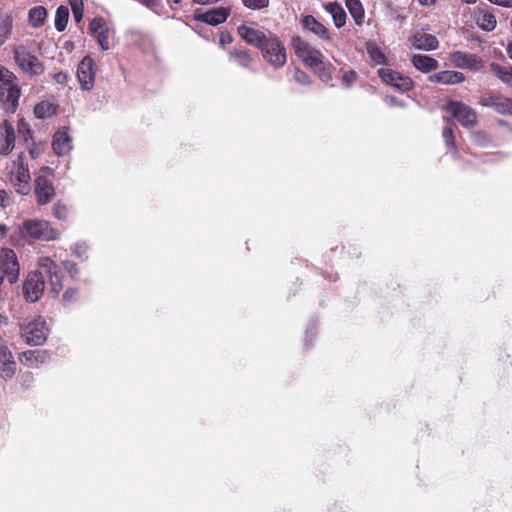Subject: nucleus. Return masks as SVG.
I'll use <instances>...</instances> for the list:
<instances>
[{"label": "nucleus", "instance_id": "obj_1", "mask_svg": "<svg viewBox=\"0 0 512 512\" xmlns=\"http://www.w3.org/2000/svg\"><path fill=\"white\" fill-rule=\"evenodd\" d=\"M49 281L51 291L58 295L63 289V275L61 269L50 257L38 259L37 270L28 275L23 285V294L27 301L36 302L43 295L45 282Z\"/></svg>", "mask_w": 512, "mask_h": 512}, {"label": "nucleus", "instance_id": "obj_2", "mask_svg": "<svg viewBox=\"0 0 512 512\" xmlns=\"http://www.w3.org/2000/svg\"><path fill=\"white\" fill-rule=\"evenodd\" d=\"M22 88L17 75L0 64V103L15 112L19 106Z\"/></svg>", "mask_w": 512, "mask_h": 512}, {"label": "nucleus", "instance_id": "obj_3", "mask_svg": "<svg viewBox=\"0 0 512 512\" xmlns=\"http://www.w3.org/2000/svg\"><path fill=\"white\" fill-rule=\"evenodd\" d=\"M291 46L295 55L302 60V62L309 68L318 72L321 77L325 76L324 56L321 51L313 48L310 43L301 38L300 36H293L291 38Z\"/></svg>", "mask_w": 512, "mask_h": 512}, {"label": "nucleus", "instance_id": "obj_4", "mask_svg": "<svg viewBox=\"0 0 512 512\" xmlns=\"http://www.w3.org/2000/svg\"><path fill=\"white\" fill-rule=\"evenodd\" d=\"M13 60L19 70L30 78L40 76L45 71L43 62L31 53L24 45H16L12 49Z\"/></svg>", "mask_w": 512, "mask_h": 512}, {"label": "nucleus", "instance_id": "obj_5", "mask_svg": "<svg viewBox=\"0 0 512 512\" xmlns=\"http://www.w3.org/2000/svg\"><path fill=\"white\" fill-rule=\"evenodd\" d=\"M54 170L49 166L39 169L35 178V197L38 205L50 203L56 195L53 185Z\"/></svg>", "mask_w": 512, "mask_h": 512}, {"label": "nucleus", "instance_id": "obj_6", "mask_svg": "<svg viewBox=\"0 0 512 512\" xmlns=\"http://www.w3.org/2000/svg\"><path fill=\"white\" fill-rule=\"evenodd\" d=\"M259 50L263 58L275 68L283 67L287 61L285 46L275 34H270Z\"/></svg>", "mask_w": 512, "mask_h": 512}, {"label": "nucleus", "instance_id": "obj_7", "mask_svg": "<svg viewBox=\"0 0 512 512\" xmlns=\"http://www.w3.org/2000/svg\"><path fill=\"white\" fill-rule=\"evenodd\" d=\"M444 110L465 128H474L477 125L478 121L476 111L461 101H447L444 106Z\"/></svg>", "mask_w": 512, "mask_h": 512}, {"label": "nucleus", "instance_id": "obj_8", "mask_svg": "<svg viewBox=\"0 0 512 512\" xmlns=\"http://www.w3.org/2000/svg\"><path fill=\"white\" fill-rule=\"evenodd\" d=\"M20 334L28 345H43L47 340V329L45 327V322L32 321L26 325H21Z\"/></svg>", "mask_w": 512, "mask_h": 512}, {"label": "nucleus", "instance_id": "obj_9", "mask_svg": "<svg viewBox=\"0 0 512 512\" xmlns=\"http://www.w3.org/2000/svg\"><path fill=\"white\" fill-rule=\"evenodd\" d=\"M378 75L385 84L394 87L402 93L408 92L414 88V82L409 76L403 75L390 68L379 69Z\"/></svg>", "mask_w": 512, "mask_h": 512}, {"label": "nucleus", "instance_id": "obj_10", "mask_svg": "<svg viewBox=\"0 0 512 512\" xmlns=\"http://www.w3.org/2000/svg\"><path fill=\"white\" fill-rule=\"evenodd\" d=\"M31 176L28 164L20 156L16 162V168L12 171L11 182L17 193L27 195L31 191Z\"/></svg>", "mask_w": 512, "mask_h": 512}, {"label": "nucleus", "instance_id": "obj_11", "mask_svg": "<svg viewBox=\"0 0 512 512\" xmlns=\"http://www.w3.org/2000/svg\"><path fill=\"white\" fill-rule=\"evenodd\" d=\"M22 232L35 240L49 241L55 238V231L48 222L42 220L24 221Z\"/></svg>", "mask_w": 512, "mask_h": 512}, {"label": "nucleus", "instance_id": "obj_12", "mask_svg": "<svg viewBox=\"0 0 512 512\" xmlns=\"http://www.w3.org/2000/svg\"><path fill=\"white\" fill-rule=\"evenodd\" d=\"M449 60L453 67L471 71H479L484 65L480 56L460 50L450 53Z\"/></svg>", "mask_w": 512, "mask_h": 512}, {"label": "nucleus", "instance_id": "obj_13", "mask_svg": "<svg viewBox=\"0 0 512 512\" xmlns=\"http://www.w3.org/2000/svg\"><path fill=\"white\" fill-rule=\"evenodd\" d=\"M19 269L15 251L9 248H2L0 251V270L6 275L10 284L18 280Z\"/></svg>", "mask_w": 512, "mask_h": 512}, {"label": "nucleus", "instance_id": "obj_14", "mask_svg": "<svg viewBox=\"0 0 512 512\" xmlns=\"http://www.w3.org/2000/svg\"><path fill=\"white\" fill-rule=\"evenodd\" d=\"M479 105L493 108L501 115L512 114V99L500 94L486 93L479 98Z\"/></svg>", "mask_w": 512, "mask_h": 512}, {"label": "nucleus", "instance_id": "obj_15", "mask_svg": "<svg viewBox=\"0 0 512 512\" xmlns=\"http://www.w3.org/2000/svg\"><path fill=\"white\" fill-rule=\"evenodd\" d=\"M90 34L97 40V43L103 51L110 49V29L106 20L103 17H95L89 24Z\"/></svg>", "mask_w": 512, "mask_h": 512}, {"label": "nucleus", "instance_id": "obj_16", "mask_svg": "<svg viewBox=\"0 0 512 512\" xmlns=\"http://www.w3.org/2000/svg\"><path fill=\"white\" fill-rule=\"evenodd\" d=\"M77 77L83 90H91L94 86L95 72L94 61L90 56H85L77 68Z\"/></svg>", "mask_w": 512, "mask_h": 512}, {"label": "nucleus", "instance_id": "obj_17", "mask_svg": "<svg viewBox=\"0 0 512 512\" xmlns=\"http://www.w3.org/2000/svg\"><path fill=\"white\" fill-rule=\"evenodd\" d=\"M230 15V8L218 7L203 13H195L194 19L207 23L212 26H217L224 23Z\"/></svg>", "mask_w": 512, "mask_h": 512}, {"label": "nucleus", "instance_id": "obj_18", "mask_svg": "<svg viewBox=\"0 0 512 512\" xmlns=\"http://www.w3.org/2000/svg\"><path fill=\"white\" fill-rule=\"evenodd\" d=\"M19 361L29 367L37 368L50 359L48 350H26L19 354Z\"/></svg>", "mask_w": 512, "mask_h": 512}, {"label": "nucleus", "instance_id": "obj_19", "mask_svg": "<svg viewBox=\"0 0 512 512\" xmlns=\"http://www.w3.org/2000/svg\"><path fill=\"white\" fill-rule=\"evenodd\" d=\"M238 35L249 45H253L258 49L265 42L268 36L261 30L249 27L245 24L237 28Z\"/></svg>", "mask_w": 512, "mask_h": 512}, {"label": "nucleus", "instance_id": "obj_20", "mask_svg": "<svg viewBox=\"0 0 512 512\" xmlns=\"http://www.w3.org/2000/svg\"><path fill=\"white\" fill-rule=\"evenodd\" d=\"M414 48L424 51L436 50L439 47V41L436 36L423 31H416L410 39Z\"/></svg>", "mask_w": 512, "mask_h": 512}, {"label": "nucleus", "instance_id": "obj_21", "mask_svg": "<svg viewBox=\"0 0 512 512\" xmlns=\"http://www.w3.org/2000/svg\"><path fill=\"white\" fill-rule=\"evenodd\" d=\"M304 29L315 34L318 38L323 41H331V36L328 28L319 22L314 16L306 15L301 20Z\"/></svg>", "mask_w": 512, "mask_h": 512}, {"label": "nucleus", "instance_id": "obj_22", "mask_svg": "<svg viewBox=\"0 0 512 512\" xmlns=\"http://www.w3.org/2000/svg\"><path fill=\"white\" fill-rule=\"evenodd\" d=\"M465 75L462 72L454 70H444L432 74L428 80L432 83H440L444 85H456L465 81Z\"/></svg>", "mask_w": 512, "mask_h": 512}, {"label": "nucleus", "instance_id": "obj_23", "mask_svg": "<svg viewBox=\"0 0 512 512\" xmlns=\"http://www.w3.org/2000/svg\"><path fill=\"white\" fill-rule=\"evenodd\" d=\"M52 149L59 156L66 155L71 149V138L67 131L59 130L55 133L52 141Z\"/></svg>", "mask_w": 512, "mask_h": 512}, {"label": "nucleus", "instance_id": "obj_24", "mask_svg": "<svg viewBox=\"0 0 512 512\" xmlns=\"http://www.w3.org/2000/svg\"><path fill=\"white\" fill-rule=\"evenodd\" d=\"M412 65L423 73H429L439 67V62L425 54H415L411 58Z\"/></svg>", "mask_w": 512, "mask_h": 512}, {"label": "nucleus", "instance_id": "obj_25", "mask_svg": "<svg viewBox=\"0 0 512 512\" xmlns=\"http://www.w3.org/2000/svg\"><path fill=\"white\" fill-rule=\"evenodd\" d=\"M1 127L4 133V141L0 146V154L8 155L15 146V130L8 120H4Z\"/></svg>", "mask_w": 512, "mask_h": 512}, {"label": "nucleus", "instance_id": "obj_26", "mask_svg": "<svg viewBox=\"0 0 512 512\" xmlns=\"http://www.w3.org/2000/svg\"><path fill=\"white\" fill-rule=\"evenodd\" d=\"M324 9L331 14L337 28H341L346 24V12L338 2H328L324 4Z\"/></svg>", "mask_w": 512, "mask_h": 512}, {"label": "nucleus", "instance_id": "obj_27", "mask_svg": "<svg viewBox=\"0 0 512 512\" xmlns=\"http://www.w3.org/2000/svg\"><path fill=\"white\" fill-rule=\"evenodd\" d=\"M12 30V16L8 13H0V47L11 38Z\"/></svg>", "mask_w": 512, "mask_h": 512}, {"label": "nucleus", "instance_id": "obj_28", "mask_svg": "<svg viewBox=\"0 0 512 512\" xmlns=\"http://www.w3.org/2000/svg\"><path fill=\"white\" fill-rule=\"evenodd\" d=\"M58 105L48 100H43L34 106V115L38 119H45L56 114Z\"/></svg>", "mask_w": 512, "mask_h": 512}, {"label": "nucleus", "instance_id": "obj_29", "mask_svg": "<svg viewBox=\"0 0 512 512\" xmlns=\"http://www.w3.org/2000/svg\"><path fill=\"white\" fill-rule=\"evenodd\" d=\"M346 7L358 26H362L365 11L360 0H345Z\"/></svg>", "mask_w": 512, "mask_h": 512}, {"label": "nucleus", "instance_id": "obj_30", "mask_svg": "<svg viewBox=\"0 0 512 512\" xmlns=\"http://www.w3.org/2000/svg\"><path fill=\"white\" fill-rule=\"evenodd\" d=\"M47 18V10L43 6H35L29 10L28 21L32 27L39 28L44 25Z\"/></svg>", "mask_w": 512, "mask_h": 512}, {"label": "nucleus", "instance_id": "obj_31", "mask_svg": "<svg viewBox=\"0 0 512 512\" xmlns=\"http://www.w3.org/2000/svg\"><path fill=\"white\" fill-rule=\"evenodd\" d=\"M476 23L482 30L490 32L496 28L497 20L494 14L481 11L476 17Z\"/></svg>", "mask_w": 512, "mask_h": 512}, {"label": "nucleus", "instance_id": "obj_32", "mask_svg": "<svg viewBox=\"0 0 512 512\" xmlns=\"http://www.w3.org/2000/svg\"><path fill=\"white\" fill-rule=\"evenodd\" d=\"M17 370V364L14 360L13 354H10V357H5L3 360H0V377L7 380L11 379Z\"/></svg>", "mask_w": 512, "mask_h": 512}, {"label": "nucleus", "instance_id": "obj_33", "mask_svg": "<svg viewBox=\"0 0 512 512\" xmlns=\"http://www.w3.org/2000/svg\"><path fill=\"white\" fill-rule=\"evenodd\" d=\"M229 55L230 58L237 61V63L244 68H248L253 62V58L247 49H234Z\"/></svg>", "mask_w": 512, "mask_h": 512}, {"label": "nucleus", "instance_id": "obj_34", "mask_svg": "<svg viewBox=\"0 0 512 512\" xmlns=\"http://www.w3.org/2000/svg\"><path fill=\"white\" fill-rule=\"evenodd\" d=\"M69 19V10L66 6H59L55 13V28L57 31L62 32L66 29Z\"/></svg>", "mask_w": 512, "mask_h": 512}, {"label": "nucleus", "instance_id": "obj_35", "mask_svg": "<svg viewBox=\"0 0 512 512\" xmlns=\"http://www.w3.org/2000/svg\"><path fill=\"white\" fill-rule=\"evenodd\" d=\"M442 137L448 150L457 152V144L454 135L453 125H447L443 128Z\"/></svg>", "mask_w": 512, "mask_h": 512}, {"label": "nucleus", "instance_id": "obj_36", "mask_svg": "<svg viewBox=\"0 0 512 512\" xmlns=\"http://www.w3.org/2000/svg\"><path fill=\"white\" fill-rule=\"evenodd\" d=\"M491 71L504 83L511 84V75L512 73V67L510 69H507L504 66H501L497 63H492L490 65Z\"/></svg>", "mask_w": 512, "mask_h": 512}, {"label": "nucleus", "instance_id": "obj_37", "mask_svg": "<svg viewBox=\"0 0 512 512\" xmlns=\"http://www.w3.org/2000/svg\"><path fill=\"white\" fill-rule=\"evenodd\" d=\"M17 132L25 142H28V140L32 137L30 125L23 118L18 120Z\"/></svg>", "mask_w": 512, "mask_h": 512}, {"label": "nucleus", "instance_id": "obj_38", "mask_svg": "<svg viewBox=\"0 0 512 512\" xmlns=\"http://www.w3.org/2000/svg\"><path fill=\"white\" fill-rule=\"evenodd\" d=\"M242 3L248 9L261 10L269 6L270 0H242Z\"/></svg>", "mask_w": 512, "mask_h": 512}, {"label": "nucleus", "instance_id": "obj_39", "mask_svg": "<svg viewBox=\"0 0 512 512\" xmlns=\"http://www.w3.org/2000/svg\"><path fill=\"white\" fill-rule=\"evenodd\" d=\"M73 16L76 22H80L83 17V2L82 0H69Z\"/></svg>", "mask_w": 512, "mask_h": 512}, {"label": "nucleus", "instance_id": "obj_40", "mask_svg": "<svg viewBox=\"0 0 512 512\" xmlns=\"http://www.w3.org/2000/svg\"><path fill=\"white\" fill-rule=\"evenodd\" d=\"M294 80L303 86L309 85L311 83L310 76L300 68H296L293 74Z\"/></svg>", "mask_w": 512, "mask_h": 512}, {"label": "nucleus", "instance_id": "obj_41", "mask_svg": "<svg viewBox=\"0 0 512 512\" xmlns=\"http://www.w3.org/2000/svg\"><path fill=\"white\" fill-rule=\"evenodd\" d=\"M53 215L59 220L66 219L67 207L60 202L55 203L53 206Z\"/></svg>", "mask_w": 512, "mask_h": 512}, {"label": "nucleus", "instance_id": "obj_42", "mask_svg": "<svg viewBox=\"0 0 512 512\" xmlns=\"http://www.w3.org/2000/svg\"><path fill=\"white\" fill-rule=\"evenodd\" d=\"M77 295H78V290L75 289V288H68L64 294H63V302L65 304H70L71 302H73L76 298H77Z\"/></svg>", "mask_w": 512, "mask_h": 512}, {"label": "nucleus", "instance_id": "obj_43", "mask_svg": "<svg viewBox=\"0 0 512 512\" xmlns=\"http://www.w3.org/2000/svg\"><path fill=\"white\" fill-rule=\"evenodd\" d=\"M53 79L57 84H60L62 86L67 85L69 80V75L66 72H58L53 75Z\"/></svg>", "mask_w": 512, "mask_h": 512}, {"label": "nucleus", "instance_id": "obj_44", "mask_svg": "<svg viewBox=\"0 0 512 512\" xmlns=\"http://www.w3.org/2000/svg\"><path fill=\"white\" fill-rule=\"evenodd\" d=\"M63 267L64 269L73 277L75 276L76 274H78V268H77V264L72 262V261H63Z\"/></svg>", "mask_w": 512, "mask_h": 512}, {"label": "nucleus", "instance_id": "obj_45", "mask_svg": "<svg viewBox=\"0 0 512 512\" xmlns=\"http://www.w3.org/2000/svg\"><path fill=\"white\" fill-rule=\"evenodd\" d=\"M356 79H357V73L353 70L345 72L342 77L343 83H345L347 86H350L353 82L356 81Z\"/></svg>", "mask_w": 512, "mask_h": 512}, {"label": "nucleus", "instance_id": "obj_46", "mask_svg": "<svg viewBox=\"0 0 512 512\" xmlns=\"http://www.w3.org/2000/svg\"><path fill=\"white\" fill-rule=\"evenodd\" d=\"M11 353L6 341L0 336V360H3L5 357H10Z\"/></svg>", "mask_w": 512, "mask_h": 512}, {"label": "nucleus", "instance_id": "obj_47", "mask_svg": "<svg viewBox=\"0 0 512 512\" xmlns=\"http://www.w3.org/2000/svg\"><path fill=\"white\" fill-rule=\"evenodd\" d=\"M370 55L371 57L379 64L383 63L385 60H386V57L385 55L383 54V52L381 50H379L378 48L376 49H373L371 52H370Z\"/></svg>", "mask_w": 512, "mask_h": 512}, {"label": "nucleus", "instance_id": "obj_48", "mask_svg": "<svg viewBox=\"0 0 512 512\" xmlns=\"http://www.w3.org/2000/svg\"><path fill=\"white\" fill-rule=\"evenodd\" d=\"M9 194L5 190H0V207L5 208L9 204Z\"/></svg>", "mask_w": 512, "mask_h": 512}, {"label": "nucleus", "instance_id": "obj_49", "mask_svg": "<svg viewBox=\"0 0 512 512\" xmlns=\"http://www.w3.org/2000/svg\"><path fill=\"white\" fill-rule=\"evenodd\" d=\"M233 42V37L230 34H224L222 33L220 35L219 43L222 47H225L228 44H231Z\"/></svg>", "mask_w": 512, "mask_h": 512}, {"label": "nucleus", "instance_id": "obj_50", "mask_svg": "<svg viewBox=\"0 0 512 512\" xmlns=\"http://www.w3.org/2000/svg\"><path fill=\"white\" fill-rule=\"evenodd\" d=\"M9 232V228L5 224H0V240H3L7 237Z\"/></svg>", "mask_w": 512, "mask_h": 512}, {"label": "nucleus", "instance_id": "obj_51", "mask_svg": "<svg viewBox=\"0 0 512 512\" xmlns=\"http://www.w3.org/2000/svg\"><path fill=\"white\" fill-rule=\"evenodd\" d=\"M491 3H495L498 5L512 7V0H489Z\"/></svg>", "mask_w": 512, "mask_h": 512}, {"label": "nucleus", "instance_id": "obj_52", "mask_svg": "<svg viewBox=\"0 0 512 512\" xmlns=\"http://www.w3.org/2000/svg\"><path fill=\"white\" fill-rule=\"evenodd\" d=\"M143 5L147 7H153L156 6L159 2V0H139Z\"/></svg>", "mask_w": 512, "mask_h": 512}, {"label": "nucleus", "instance_id": "obj_53", "mask_svg": "<svg viewBox=\"0 0 512 512\" xmlns=\"http://www.w3.org/2000/svg\"><path fill=\"white\" fill-rule=\"evenodd\" d=\"M196 4L207 5L218 2L219 0H192Z\"/></svg>", "mask_w": 512, "mask_h": 512}, {"label": "nucleus", "instance_id": "obj_54", "mask_svg": "<svg viewBox=\"0 0 512 512\" xmlns=\"http://www.w3.org/2000/svg\"><path fill=\"white\" fill-rule=\"evenodd\" d=\"M508 57L512 60V41H510L506 48Z\"/></svg>", "mask_w": 512, "mask_h": 512}, {"label": "nucleus", "instance_id": "obj_55", "mask_svg": "<svg viewBox=\"0 0 512 512\" xmlns=\"http://www.w3.org/2000/svg\"><path fill=\"white\" fill-rule=\"evenodd\" d=\"M436 0H419L422 5L428 6L435 3Z\"/></svg>", "mask_w": 512, "mask_h": 512}, {"label": "nucleus", "instance_id": "obj_56", "mask_svg": "<svg viewBox=\"0 0 512 512\" xmlns=\"http://www.w3.org/2000/svg\"><path fill=\"white\" fill-rule=\"evenodd\" d=\"M8 323V318L2 314H0V326L3 325V324H7Z\"/></svg>", "mask_w": 512, "mask_h": 512}, {"label": "nucleus", "instance_id": "obj_57", "mask_svg": "<svg viewBox=\"0 0 512 512\" xmlns=\"http://www.w3.org/2000/svg\"><path fill=\"white\" fill-rule=\"evenodd\" d=\"M26 377L29 378V380H32V378H33L32 373H27Z\"/></svg>", "mask_w": 512, "mask_h": 512}, {"label": "nucleus", "instance_id": "obj_58", "mask_svg": "<svg viewBox=\"0 0 512 512\" xmlns=\"http://www.w3.org/2000/svg\"><path fill=\"white\" fill-rule=\"evenodd\" d=\"M172 2H174L175 4H179L182 2V0H171Z\"/></svg>", "mask_w": 512, "mask_h": 512}, {"label": "nucleus", "instance_id": "obj_59", "mask_svg": "<svg viewBox=\"0 0 512 512\" xmlns=\"http://www.w3.org/2000/svg\"><path fill=\"white\" fill-rule=\"evenodd\" d=\"M391 102L392 103H396V98L395 97H391Z\"/></svg>", "mask_w": 512, "mask_h": 512}, {"label": "nucleus", "instance_id": "obj_60", "mask_svg": "<svg viewBox=\"0 0 512 512\" xmlns=\"http://www.w3.org/2000/svg\"><path fill=\"white\" fill-rule=\"evenodd\" d=\"M467 3H474V0H468Z\"/></svg>", "mask_w": 512, "mask_h": 512}, {"label": "nucleus", "instance_id": "obj_61", "mask_svg": "<svg viewBox=\"0 0 512 512\" xmlns=\"http://www.w3.org/2000/svg\"><path fill=\"white\" fill-rule=\"evenodd\" d=\"M467 3H474V0H468Z\"/></svg>", "mask_w": 512, "mask_h": 512}]
</instances>
